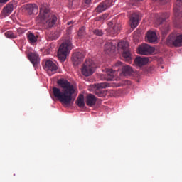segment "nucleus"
<instances>
[{"mask_svg": "<svg viewBox=\"0 0 182 182\" xmlns=\"http://www.w3.org/2000/svg\"><path fill=\"white\" fill-rule=\"evenodd\" d=\"M60 88L54 87H53V93L55 97L58 99L61 103L66 105H70L73 102H75V97L73 96L75 95V87L68 80L63 78L59 79L57 81Z\"/></svg>", "mask_w": 182, "mask_h": 182, "instance_id": "1", "label": "nucleus"}, {"mask_svg": "<svg viewBox=\"0 0 182 182\" xmlns=\"http://www.w3.org/2000/svg\"><path fill=\"white\" fill-rule=\"evenodd\" d=\"M37 19L44 25L46 29H52L58 22V16L50 12V10L41 7Z\"/></svg>", "mask_w": 182, "mask_h": 182, "instance_id": "2", "label": "nucleus"}, {"mask_svg": "<svg viewBox=\"0 0 182 182\" xmlns=\"http://www.w3.org/2000/svg\"><path fill=\"white\" fill-rule=\"evenodd\" d=\"M72 50V38L68 37L65 41L60 46L58 51V58L61 62L66 60V57Z\"/></svg>", "mask_w": 182, "mask_h": 182, "instance_id": "3", "label": "nucleus"}, {"mask_svg": "<svg viewBox=\"0 0 182 182\" xmlns=\"http://www.w3.org/2000/svg\"><path fill=\"white\" fill-rule=\"evenodd\" d=\"M118 50L122 52V56L125 62L130 63L132 62V53L129 48V43L127 41H121L118 43Z\"/></svg>", "mask_w": 182, "mask_h": 182, "instance_id": "4", "label": "nucleus"}, {"mask_svg": "<svg viewBox=\"0 0 182 182\" xmlns=\"http://www.w3.org/2000/svg\"><path fill=\"white\" fill-rule=\"evenodd\" d=\"M96 70V64L91 59L86 60L83 64L81 72L84 76H90L95 73Z\"/></svg>", "mask_w": 182, "mask_h": 182, "instance_id": "5", "label": "nucleus"}, {"mask_svg": "<svg viewBox=\"0 0 182 182\" xmlns=\"http://www.w3.org/2000/svg\"><path fill=\"white\" fill-rule=\"evenodd\" d=\"M166 45L168 46H175L176 48L182 46V34L179 36L175 33L171 34L166 40Z\"/></svg>", "mask_w": 182, "mask_h": 182, "instance_id": "6", "label": "nucleus"}, {"mask_svg": "<svg viewBox=\"0 0 182 182\" xmlns=\"http://www.w3.org/2000/svg\"><path fill=\"white\" fill-rule=\"evenodd\" d=\"M116 76V71L113 70V69H107L105 74H100L99 78L101 80H107L110 82L112 80H114Z\"/></svg>", "mask_w": 182, "mask_h": 182, "instance_id": "7", "label": "nucleus"}, {"mask_svg": "<svg viewBox=\"0 0 182 182\" xmlns=\"http://www.w3.org/2000/svg\"><path fill=\"white\" fill-rule=\"evenodd\" d=\"M106 87H109V83L101 82V83L95 84L94 85L95 95H97V96H99V97H103L105 95L104 89H106Z\"/></svg>", "mask_w": 182, "mask_h": 182, "instance_id": "8", "label": "nucleus"}, {"mask_svg": "<svg viewBox=\"0 0 182 182\" xmlns=\"http://www.w3.org/2000/svg\"><path fill=\"white\" fill-rule=\"evenodd\" d=\"M44 70L47 71V73L52 76V75L56 73V70H58V66L53 61L47 60L44 65Z\"/></svg>", "mask_w": 182, "mask_h": 182, "instance_id": "9", "label": "nucleus"}, {"mask_svg": "<svg viewBox=\"0 0 182 182\" xmlns=\"http://www.w3.org/2000/svg\"><path fill=\"white\" fill-rule=\"evenodd\" d=\"M113 5V0H105V1H102L100 3L95 9V12H97L98 14H100L102 12H104V11H106L107 8H110Z\"/></svg>", "mask_w": 182, "mask_h": 182, "instance_id": "10", "label": "nucleus"}, {"mask_svg": "<svg viewBox=\"0 0 182 182\" xmlns=\"http://www.w3.org/2000/svg\"><path fill=\"white\" fill-rule=\"evenodd\" d=\"M139 55H151L154 52V48L147 45L143 44L138 48Z\"/></svg>", "mask_w": 182, "mask_h": 182, "instance_id": "11", "label": "nucleus"}, {"mask_svg": "<svg viewBox=\"0 0 182 182\" xmlns=\"http://www.w3.org/2000/svg\"><path fill=\"white\" fill-rule=\"evenodd\" d=\"M170 18V14L168 13H164L160 14H156L155 16V24L156 26H160L164 22H166V19Z\"/></svg>", "mask_w": 182, "mask_h": 182, "instance_id": "12", "label": "nucleus"}, {"mask_svg": "<svg viewBox=\"0 0 182 182\" xmlns=\"http://www.w3.org/2000/svg\"><path fill=\"white\" fill-rule=\"evenodd\" d=\"M173 14L178 18L182 17V0H176L173 6Z\"/></svg>", "mask_w": 182, "mask_h": 182, "instance_id": "13", "label": "nucleus"}, {"mask_svg": "<svg viewBox=\"0 0 182 182\" xmlns=\"http://www.w3.org/2000/svg\"><path fill=\"white\" fill-rule=\"evenodd\" d=\"M139 21H140V13L136 12L132 14L130 18V26L132 29L137 28L139 26Z\"/></svg>", "mask_w": 182, "mask_h": 182, "instance_id": "14", "label": "nucleus"}, {"mask_svg": "<svg viewBox=\"0 0 182 182\" xmlns=\"http://www.w3.org/2000/svg\"><path fill=\"white\" fill-rule=\"evenodd\" d=\"M85 59V53L83 52H75L73 55L72 60L75 65H79L80 62H83Z\"/></svg>", "mask_w": 182, "mask_h": 182, "instance_id": "15", "label": "nucleus"}, {"mask_svg": "<svg viewBox=\"0 0 182 182\" xmlns=\"http://www.w3.org/2000/svg\"><path fill=\"white\" fill-rule=\"evenodd\" d=\"M116 41L108 42L105 45V51L108 55L110 53H114L116 50Z\"/></svg>", "mask_w": 182, "mask_h": 182, "instance_id": "16", "label": "nucleus"}, {"mask_svg": "<svg viewBox=\"0 0 182 182\" xmlns=\"http://www.w3.org/2000/svg\"><path fill=\"white\" fill-rule=\"evenodd\" d=\"M97 98L93 94H88L86 97V105L90 107H92L96 105Z\"/></svg>", "mask_w": 182, "mask_h": 182, "instance_id": "17", "label": "nucleus"}, {"mask_svg": "<svg viewBox=\"0 0 182 182\" xmlns=\"http://www.w3.org/2000/svg\"><path fill=\"white\" fill-rule=\"evenodd\" d=\"M122 73L124 76H132L134 75V70L130 65H125L122 68Z\"/></svg>", "mask_w": 182, "mask_h": 182, "instance_id": "18", "label": "nucleus"}, {"mask_svg": "<svg viewBox=\"0 0 182 182\" xmlns=\"http://www.w3.org/2000/svg\"><path fill=\"white\" fill-rule=\"evenodd\" d=\"M28 58L30 62H31V63H33V66H36V65H38V63H39V55H38V53H30L28 55Z\"/></svg>", "mask_w": 182, "mask_h": 182, "instance_id": "19", "label": "nucleus"}, {"mask_svg": "<svg viewBox=\"0 0 182 182\" xmlns=\"http://www.w3.org/2000/svg\"><path fill=\"white\" fill-rule=\"evenodd\" d=\"M14 11V4H8L4 7L1 14L4 16H9L10 14Z\"/></svg>", "mask_w": 182, "mask_h": 182, "instance_id": "20", "label": "nucleus"}, {"mask_svg": "<svg viewBox=\"0 0 182 182\" xmlns=\"http://www.w3.org/2000/svg\"><path fill=\"white\" fill-rule=\"evenodd\" d=\"M134 63L137 66H144L149 63V58L147 57H136Z\"/></svg>", "mask_w": 182, "mask_h": 182, "instance_id": "21", "label": "nucleus"}, {"mask_svg": "<svg viewBox=\"0 0 182 182\" xmlns=\"http://www.w3.org/2000/svg\"><path fill=\"white\" fill-rule=\"evenodd\" d=\"M146 41L150 43L157 41V34L154 31H148L146 36Z\"/></svg>", "mask_w": 182, "mask_h": 182, "instance_id": "22", "label": "nucleus"}, {"mask_svg": "<svg viewBox=\"0 0 182 182\" xmlns=\"http://www.w3.org/2000/svg\"><path fill=\"white\" fill-rule=\"evenodd\" d=\"M120 28H122V26L119 23H117V24L114 25L113 26L109 27L108 31H109L110 35L114 36V35H117V33H119V32H120Z\"/></svg>", "mask_w": 182, "mask_h": 182, "instance_id": "23", "label": "nucleus"}, {"mask_svg": "<svg viewBox=\"0 0 182 182\" xmlns=\"http://www.w3.org/2000/svg\"><path fill=\"white\" fill-rule=\"evenodd\" d=\"M26 9H27L28 12L31 15L33 12H38V6L36 4H26Z\"/></svg>", "mask_w": 182, "mask_h": 182, "instance_id": "24", "label": "nucleus"}, {"mask_svg": "<svg viewBox=\"0 0 182 182\" xmlns=\"http://www.w3.org/2000/svg\"><path fill=\"white\" fill-rule=\"evenodd\" d=\"M27 39L29 43L33 44L38 42V36H35L33 33L28 32L27 33Z\"/></svg>", "mask_w": 182, "mask_h": 182, "instance_id": "25", "label": "nucleus"}, {"mask_svg": "<svg viewBox=\"0 0 182 182\" xmlns=\"http://www.w3.org/2000/svg\"><path fill=\"white\" fill-rule=\"evenodd\" d=\"M76 105L78 107H85V97L80 94L76 101Z\"/></svg>", "mask_w": 182, "mask_h": 182, "instance_id": "26", "label": "nucleus"}, {"mask_svg": "<svg viewBox=\"0 0 182 182\" xmlns=\"http://www.w3.org/2000/svg\"><path fill=\"white\" fill-rule=\"evenodd\" d=\"M170 31V24L168 23H166L164 26L161 28V32L162 33V36H166L168 31Z\"/></svg>", "mask_w": 182, "mask_h": 182, "instance_id": "27", "label": "nucleus"}, {"mask_svg": "<svg viewBox=\"0 0 182 182\" xmlns=\"http://www.w3.org/2000/svg\"><path fill=\"white\" fill-rule=\"evenodd\" d=\"M5 36L6 38H9V39H16V38H18V36L12 31H6Z\"/></svg>", "mask_w": 182, "mask_h": 182, "instance_id": "28", "label": "nucleus"}, {"mask_svg": "<svg viewBox=\"0 0 182 182\" xmlns=\"http://www.w3.org/2000/svg\"><path fill=\"white\" fill-rule=\"evenodd\" d=\"M80 4V0H69V5H70L73 8H76V6H79Z\"/></svg>", "mask_w": 182, "mask_h": 182, "instance_id": "29", "label": "nucleus"}, {"mask_svg": "<svg viewBox=\"0 0 182 182\" xmlns=\"http://www.w3.org/2000/svg\"><path fill=\"white\" fill-rule=\"evenodd\" d=\"M92 33L96 35V36H103V31L100 29L95 28L92 31Z\"/></svg>", "mask_w": 182, "mask_h": 182, "instance_id": "30", "label": "nucleus"}, {"mask_svg": "<svg viewBox=\"0 0 182 182\" xmlns=\"http://www.w3.org/2000/svg\"><path fill=\"white\" fill-rule=\"evenodd\" d=\"M85 27H81L78 31V36L82 38L86 35V31H85Z\"/></svg>", "mask_w": 182, "mask_h": 182, "instance_id": "31", "label": "nucleus"}, {"mask_svg": "<svg viewBox=\"0 0 182 182\" xmlns=\"http://www.w3.org/2000/svg\"><path fill=\"white\" fill-rule=\"evenodd\" d=\"M143 0H131L129 2V5L132 6H137L139 5V2H141Z\"/></svg>", "mask_w": 182, "mask_h": 182, "instance_id": "32", "label": "nucleus"}, {"mask_svg": "<svg viewBox=\"0 0 182 182\" xmlns=\"http://www.w3.org/2000/svg\"><path fill=\"white\" fill-rule=\"evenodd\" d=\"M107 16H109V14H105L97 17V21H105V19H107Z\"/></svg>", "mask_w": 182, "mask_h": 182, "instance_id": "33", "label": "nucleus"}, {"mask_svg": "<svg viewBox=\"0 0 182 182\" xmlns=\"http://www.w3.org/2000/svg\"><path fill=\"white\" fill-rule=\"evenodd\" d=\"M17 33H18V35H22L23 33H25V29L22 28H18L17 29Z\"/></svg>", "mask_w": 182, "mask_h": 182, "instance_id": "34", "label": "nucleus"}, {"mask_svg": "<svg viewBox=\"0 0 182 182\" xmlns=\"http://www.w3.org/2000/svg\"><path fill=\"white\" fill-rule=\"evenodd\" d=\"M84 2L85 4H87V5H89V4H90V2H92V0H84Z\"/></svg>", "mask_w": 182, "mask_h": 182, "instance_id": "35", "label": "nucleus"}, {"mask_svg": "<svg viewBox=\"0 0 182 182\" xmlns=\"http://www.w3.org/2000/svg\"><path fill=\"white\" fill-rule=\"evenodd\" d=\"M9 0H0V4H4L5 2H8Z\"/></svg>", "mask_w": 182, "mask_h": 182, "instance_id": "36", "label": "nucleus"}, {"mask_svg": "<svg viewBox=\"0 0 182 182\" xmlns=\"http://www.w3.org/2000/svg\"><path fill=\"white\" fill-rule=\"evenodd\" d=\"M122 65V62H117V63H116V66H120V65Z\"/></svg>", "mask_w": 182, "mask_h": 182, "instance_id": "37", "label": "nucleus"}, {"mask_svg": "<svg viewBox=\"0 0 182 182\" xmlns=\"http://www.w3.org/2000/svg\"><path fill=\"white\" fill-rule=\"evenodd\" d=\"M72 23H73V21H69L67 23V25H72Z\"/></svg>", "mask_w": 182, "mask_h": 182, "instance_id": "38", "label": "nucleus"}, {"mask_svg": "<svg viewBox=\"0 0 182 182\" xmlns=\"http://www.w3.org/2000/svg\"><path fill=\"white\" fill-rule=\"evenodd\" d=\"M58 38H59V36H54V37H53V39H58Z\"/></svg>", "mask_w": 182, "mask_h": 182, "instance_id": "39", "label": "nucleus"}, {"mask_svg": "<svg viewBox=\"0 0 182 182\" xmlns=\"http://www.w3.org/2000/svg\"><path fill=\"white\" fill-rule=\"evenodd\" d=\"M70 28H72V26H70L69 28H68V31H69V29H70Z\"/></svg>", "mask_w": 182, "mask_h": 182, "instance_id": "40", "label": "nucleus"}, {"mask_svg": "<svg viewBox=\"0 0 182 182\" xmlns=\"http://www.w3.org/2000/svg\"><path fill=\"white\" fill-rule=\"evenodd\" d=\"M55 35H58V32H55Z\"/></svg>", "mask_w": 182, "mask_h": 182, "instance_id": "41", "label": "nucleus"}]
</instances>
